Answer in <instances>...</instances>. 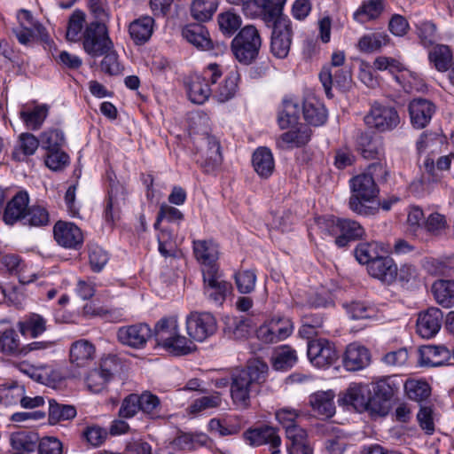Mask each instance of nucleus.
Instances as JSON below:
<instances>
[{"label":"nucleus","instance_id":"obj_38","mask_svg":"<svg viewBox=\"0 0 454 454\" xmlns=\"http://www.w3.org/2000/svg\"><path fill=\"white\" fill-rule=\"evenodd\" d=\"M208 442L209 437L206 434L182 433L174 439L173 445L177 450L192 451L207 446Z\"/></svg>","mask_w":454,"mask_h":454},{"label":"nucleus","instance_id":"obj_32","mask_svg":"<svg viewBox=\"0 0 454 454\" xmlns=\"http://www.w3.org/2000/svg\"><path fill=\"white\" fill-rule=\"evenodd\" d=\"M20 333L31 338H37L47 330V319L37 313H29L17 323Z\"/></svg>","mask_w":454,"mask_h":454},{"label":"nucleus","instance_id":"obj_27","mask_svg":"<svg viewBox=\"0 0 454 454\" xmlns=\"http://www.w3.org/2000/svg\"><path fill=\"white\" fill-rule=\"evenodd\" d=\"M419 364L423 366H442L449 363L450 354L443 346L427 345L419 349Z\"/></svg>","mask_w":454,"mask_h":454},{"label":"nucleus","instance_id":"obj_41","mask_svg":"<svg viewBox=\"0 0 454 454\" xmlns=\"http://www.w3.org/2000/svg\"><path fill=\"white\" fill-rule=\"evenodd\" d=\"M213 94V87L200 75L194 76L188 86V97L195 104H203Z\"/></svg>","mask_w":454,"mask_h":454},{"label":"nucleus","instance_id":"obj_3","mask_svg":"<svg viewBox=\"0 0 454 454\" xmlns=\"http://www.w3.org/2000/svg\"><path fill=\"white\" fill-rule=\"evenodd\" d=\"M154 337L158 345L175 355H185L193 349L191 340L179 333L177 317L173 316L160 319L154 327Z\"/></svg>","mask_w":454,"mask_h":454},{"label":"nucleus","instance_id":"obj_30","mask_svg":"<svg viewBox=\"0 0 454 454\" xmlns=\"http://www.w3.org/2000/svg\"><path fill=\"white\" fill-rule=\"evenodd\" d=\"M154 27V20L150 16H142L133 20L129 26L130 38L137 45L149 41Z\"/></svg>","mask_w":454,"mask_h":454},{"label":"nucleus","instance_id":"obj_47","mask_svg":"<svg viewBox=\"0 0 454 454\" xmlns=\"http://www.w3.org/2000/svg\"><path fill=\"white\" fill-rule=\"evenodd\" d=\"M388 40V35L385 33H372L363 35L357 43V47L363 52H373L386 45Z\"/></svg>","mask_w":454,"mask_h":454},{"label":"nucleus","instance_id":"obj_19","mask_svg":"<svg viewBox=\"0 0 454 454\" xmlns=\"http://www.w3.org/2000/svg\"><path fill=\"white\" fill-rule=\"evenodd\" d=\"M193 253L196 260L201 265V270L205 269L219 268L217 261L219 259L218 245L212 240H194Z\"/></svg>","mask_w":454,"mask_h":454},{"label":"nucleus","instance_id":"obj_37","mask_svg":"<svg viewBox=\"0 0 454 454\" xmlns=\"http://www.w3.org/2000/svg\"><path fill=\"white\" fill-rule=\"evenodd\" d=\"M254 171L262 178H268L274 171L275 163L271 152L266 147L255 150L252 159Z\"/></svg>","mask_w":454,"mask_h":454},{"label":"nucleus","instance_id":"obj_21","mask_svg":"<svg viewBox=\"0 0 454 454\" xmlns=\"http://www.w3.org/2000/svg\"><path fill=\"white\" fill-rule=\"evenodd\" d=\"M334 397L333 390L317 391L309 396V405L317 417L329 419L335 414Z\"/></svg>","mask_w":454,"mask_h":454},{"label":"nucleus","instance_id":"obj_59","mask_svg":"<svg viewBox=\"0 0 454 454\" xmlns=\"http://www.w3.org/2000/svg\"><path fill=\"white\" fill-rule=\"evenodd\" d=\"M45 28L43 25H34L29 27H15L12 29L13 34L16 35L19 43L23 45L30 44L35 35L43 36Z\"/></svg>","mask_w":454,"mask_h":454},{"label":"nucleus","instance_id":"obj_46","mask_svg":"<svg viewBox=\"0 0 454 454\" xmlns=\"http://www.w3.org/2000/svg\"><path fill=\"white\" fill-rule=\"evenodd\" d=\"M49 113L47 105L35 106L31 110H24L20 113L21 120L27 128L37 130L41 128Z\"/></svg>","mask_w":454,"mask_h":454},{"label":"nucleus","instance_id":"obj_9","mask_svg":"<svg viewBox=\"0 0 454 454\" xmlns=\"http://www.w3.org/2000/svg\"><path fill=\"white\" fill-rule=\"evenodd\" d=\"M203 292L205 296L217 305L223 304L227 294L231 289V285L222 279L219 268L202 270Z\"/></svg>","mask_w":454,"mask_h":454},{"label":"nucleus","instance_id":"obj_28","mask_svg":"<svg viewBox=\"0 0 454 454\" xmlns=\"http://www.w3.org/2000/svg\"><path fill=\"white\" fill-rule=\"evenodd\" d=\"M310 137L311 129L305 125H301L296 129L283 133L276 143L279 149L288 150L306 145L310 140Z\"/></svg>","mask_w":454,"mask_h":454},{"label":"nucleus","instance_id":"obj_29","mask_svg":"<svg viewBox=\"0 0 454 454\" xmlns=\"http://www.w3.org/2000/svg\"><path fill=\"white\" fill-rule=\"evenodd\" d=\"M0 353L15 357L24 354V346L16 329L8 327L0 330Z\"/></svg>","mask_w":454,"mask_h":454},{"label":"nucleus","instance_id":"obj_55","mask_svg":"<svg viewBox=\"0 0 454 454\" xmlns=\"http://www.w3.org/2000/svg\"><path fill=\"white\" fill-rule=\"evenodd\" d=\"M416 33L420 43L425 47L433 45L437 40L436 26L427 20L416 24Z\"/></svg>","mask_w":454,"mask_h":454},{"label":"nucleus","instance_id":"obj_34","mask_svg":"<svg viewBox=\"0 0 454 454\" xmlns=\"http://www.w3.org/2000/svg\"><path fill=\"white\" fill-rule=\"evenodd\" d=\"M302 114L305 121L313 126L323 125L327 119L325 106L315 98H307L303 101Z\"/></svg>","mask_w":454,"mask_h":454},{"label":"nucleus","instance_id":"obj_13","mask_svg":"<svg viewBox=\"0 0 454 454\" xmlns=\"http://www.w3.org/2000/svg\"><path fill=\"white\" fill-rule=\"evenodd\" d=\"M307 354L309 361L319 368L327 367L338 359L334 345L326 339L309 340Z\"/></svg>","mask_w":454,"mask_h":454},{"label":"nucleus","instance_id":"obj_45","mask_svg":"<svg viewBox=\"0 0 454 454\" xmlns=\"http://www.w3.org/2000/svg\"><path fill=\"white\" fill-rule=\"evenodd\" d=\"M218 0H193L191 4V14L198 21L211 20L216 12Z\"/></svg>","mask_w":454,"mask_h":454},{"label":"nucleus","instance_id":"obj_15","mask_svg":"<svg viewBox=\"0 0 454 454\" xmlns=\"http://www.w3.org/2000/svg\"><path fill=\"white\" fill-rule=\"evenodd\" d=\"M442 310L435 307L420 312L417 318V333L424 339L434 337L442 327Z\"/></svg>","mask_w":454,"mask_h":454},{"label":"nucleus","instance_id":"obj_5","mask_svg":"<svg viewBox=\"0 0 454 454\" xmlns=\"http://www.w3.org/2000/svg\"><path fill=\"white\" fill-rule=\"evenodd\" d=\"M84 51L93 58L102 56L106 51L114 48L106 24L103 21H90L82 33Z\"/></svg>","mask_w":454,"mask_h":454},{"label":"nucleus","instance_id":"obj_44","mask_svg":"<svg viewBox=\"0 0 454 454\" xmlns=\"http://www.w3.org/2000/svg\"><path fill=\"white\" fill-rule=\"evenodd\" d=\"M39 436L30 431H18L12 433L10 437L12 447L17 450L27 452L34 451L38 445Z\"/></svg>","mask_w":454,"mask_h":454},{"label":"nucleus","instance_id":"obj_6","mask_svg":"<svg viewBox=\"0 0 454 454\" xmlns=\"http://www.w3.org/2000/svg\"><path fill=\"white\" fill-rule=\"evenodd\" d=\"M321 227L332 235L337 236L335 238V244L339 247H345L352 240L362 238L364 234V230L362 225L354 220L350 219H325L319 222Z\"/></svg>","mask_w":454,"mask_h":454},{"label":"nucleus","instance_id":"obj_10","mask_svg":"<svg viewBox=\"0 0 454 454\" xmlns=\"http://www.w3.org/2000/svg\"><path fill=\"white\" fill-rule=\"evenodd\" d=\"M292 38L293 29L291 20L286 17L275 20L270 43L272 54L279 59L286 58L290 51Z\"/></svg>","mask_w":454,"mask_h":454},{"label":"nucleus","instance_id":"obj_54","mask_svg":"<svg viewBox=\"0 0 454 454\" xmlns=\"http://www.w3.org/2000/svg\"><path fill=\"white\" fill-rule=\"evenodd\" d=\"M23 394H25L24 386L17 382L3 385L0 388V399L6 405L20 403Z\"/></svg>","mask_w":454,"mask_h":454},{"label":"nucleus","instance_id":"obj_31","mask_svg":"<svg viewBox=\"0 0 454 454\" xmlns=\"http://www.w3.org/2000/svg\"><path fill=\"white\" fill-rule=\"evenodd\" d=\"M110 361L105 360L100 367L91 370L86 379V386L92 393H99L106 387L113 376L112 369L108 366Z\"/></svg>","mask_w":454,"mask_h":454},{"label":"nucleus","instance_id":"obj_8","mask_svg":"<svg viewBox=\"0 0 454 454\" xmlns=\"http://www.w3.org/2000/svg\"><path fill=\"white\" fill-rule=\"evenodd\" d=\"M200 164L206 173L216 169L223 161L219 141L212 136L204 135L196 141Z\"/></svg>","mask_w":454,"mask_h":454},{"label":"nucleus","instance_id":"obj_43","mask_svg":"<svg viewBox=\"0 0 454 454\" xmlns=\"http://www.w3.org/2000/svg\"><path fill=\"white\" fill-rule=\"evenodd\" d=\"M383 11V0H368L354 12V20L361 24L376 20Z\"/></svg>","mask_w":454,"mask_h":454},{"label":"nucleus","instance_id":"obj_42","mask_svg":"<svg viewBox=\"0 0 454 454\" xmlns=\"http://www.w3.org/2000/svg\"><path fill=\"white\" fill-rule=\"evenodd\" d=\"M428 59L437 71L445 72L450 66L453 55L449 46L437 44L429 51Z\"/></svg>","mask_w":454,"mask_h":454},{"label":"nucleus","instance_id":"obj_48","mask_svg":"<svg viewBox=\"0 0 454 454\" xmlns=\"http://www.w3.org/2000/svg\"><path fill=\"white\" fill-rule=\"evenodd\" d=\"M140 411L149 419H157L160 415V401L159 397L150 392L138 395Z\"/></svg>","mask_w":454,"mask_h":454},{"label":"nucleus","instance_id":"obj_57","mask_svg":"<svg viewBox=\"0 0 454 454\" xmlns=\"http://www.w3.org/2000/svg\"><path fill=\"white\" fill-rule=\"evenodd\" d=\"M239 15L232 12H225L218 15V24L223 33L229 35L234 34L241 26Z\"/></svg>","mask_w":454,"mask_h":454},{"label":"nucleus","instance_id":"obj_1","mask_svg":"<svg viewBox=\"0 0 454 454\" xmlns=\"http://www.w3.org/2000/svg\"><path fill=\"white\" fill-rule=\"evenodd\" d=\"M269 371L268 364L260 359H254L247 369L241 370L232 377L231 385V399L236 406L246 409L250 405V394Z\"/></svg>","mask_w":454,"mask_h":454},{"label":"nucleus","instance_id":"obj_12","mask_svg":"<svg viewBox=\"0 0 454 454\" xmlns=\"http://www.w3.org/2000/svg\"><path fill=\"white\" fill-rule=\"evenodd\" d=\"M365 123L380 131L392 130L400 122L396 110L390 106L376 104L364 117Z\"/></svg>","mask_w":454,"mask_h":454},{"label":"nucleus","instance_id":"obj_20","mask_svg":"<svg viewBox=\"0 0 454 454\" xmlns=\"http://www.w3.org/2000/svg\"><path fill=\"white\" fill-rule=\"evenodd\" d=\"M370 392H372L370 385L354 382L351 383L342 394L340 401L345 404L353 406L357 411L361 412L366 410Z\"/></svg>","mask_w":454,"mask_h":454},{"label":"nucleus","instance_id":"obj_39","mask_svg":"<svg viewBox=\"0 0 454 454\" xmlns=\"http://www.w3.org/2000/svg\"><path fill=\"white\" fill-rule=\"evenodd\" d=\"M299 103L293 99H284L278 114V123L281 129L295 125L299 119Z\"/></svg>","mask_w":454,"mask_h":454},{"label":"nucleus","instance_id":"obj_56","mask_svg":"<svg viewBox=\"0 0 454 454\" xmlns=\"http://www.w3.org/2000/svg\"><path fill=\"white\" fill-rule=\"evenodd\" d=\"M346 310L352 319H372L377 317V310L361 301H353L346 305Z\"/></svg>","mask_w":454,"mask_h":454},{"label":"nucleus","instance_id":"obj_49","mask_svg":"<svg viewBox=\"0 0 454 454\" xmlns=\"http://www.w3.org/2000/svg\"><path fill=\"white\" fill-rule=\"evenodd\" d=\"M75 416L76 410L73 405L59 404L55 400H49V421L51 424L69 420Z\"/></svg>","mask_w":454,"mask_h":454},{"label":"nucleus","instance_id":"obj_64","mask_svg":"<svg viewBox=\"0 0 454 454\" xmlns=\"http://www.w3.org/2000/svg\"><path fill=\"white\" fill-rule=\"evenodd\" d=\"M39 454H62L63 444L56 437L48 436L43 437L38 442Z\"/></svg>","mask_w":454,"mask_h":454},{"label":"nucleus","instance_id":"obj_62","mask_svg":"<svg viewBox=\"0 0 454 454\" xmlns=\"http://www.w3.org/2000/svg\"><path fill=\"white\" fill-rule=\"evenodd\" d=\"M101 61V69L104 73L110 75H117L121 72V66L118 60V55L113 49L106 51Z\"/></svg>","mask_w":454,"mask_h":454},{"label":"nucleus","instance_id":"obj_11","mask_svg":"<svg viewBox=\"0 0 454 454\" xmlns=\"http://www.w3.org/2000/svg\"><path fill=\"white\" fill-rule=\"evenodd\" d=\"M186 330L196 341H203L216 331V320L208 312H191L186 317Z\"/></svg>","mask_w":454,"mask_h":454},{"label":"nucleus","instance_id":"obj_63","mask_svg":"<svg viewBox=\"0 0 454 454\" xmlns=\"http://www.w3.org/2000/svg\"><path fill=\"white\" fill-rule=\"evenodd\" d=\"M25 219L33 226H44L50 222L48 211L41 206L29 207Z\"/></svg>","mask_w":454,"mask_h":454},{"label":"nucleus","instance_id":"obj_16","mask_svg":"<svg viewBox=\"0 0 454 454\" xmlns=\"http://www.w3.org/2000/svg\"><path fill=\"white\" fill-rule=\"evenodd\" d=\"M54 238L66 248L78 249L83 243V234L74 223L59 221L53 228Z\"/></svg>","mask_w":454,"mask_h":454},{"label":"nucleus","instance_id":"obj_35","mask_svg":"<svg viewBox=\"0 0 454 454\" xmlns=\"http://www.w3.org/2000/svg\"><path fill=\"white\" fill-rule=\"evenodd\" d=\"M431 293L436 303L443 308L454 305V280L437 279L431 286Z\"/></svg>","mask_w":454,"mask_h":454},{"label":"nucleus","instance_id":"obj_50","mask_svg":"<svg viewBox=\"0 0 454 454\" xmlns=\"http://www.w3.org/2000/svg\"><path fill=\"white\" fill-rule=\"evenodd\" d=\"M122 187L118 184H112L108 192V203L105 209V219L110 224H113L118 217L119 200L123 199Z\"/></svg>","mask_w":454,"mask_h":454},{"label":"nucleus","instance_id":"obj_58","mask_svg":"<svg viewBox=\"0 0 454 454\" xmlns=\"http://www.w3.org/2000/svg\"><path fill=\"white\" fill-rule=\"evenodd\" d=\"M64 142V134L59 129H51L41 134L42 146L47 151L59 150Z\"/></svg>","mask_w":454,"mask_h":454},{"label":"nucleus","instance_id":"obj_36","mask_svg":"<svg viewBox=\"0 0 454 454\" xmlns=\"http://www.w3.org/2000/svg\"><path fill=\"white\" fill-rule=\"evenodd\" d=\"M358 150L365 159H379L384 156V145L378 137L362 134L357 141Z\"/></svg>","mask_w":454,"mask_h":454},{"label":"nucleus","instance_id":"obj_60","mask_svg":"<svg viewBox=\"0 0 454 454\" xmlns=\"http://www.w3.org/2000/svg\"><path fill=\"white\" fill-rule=\"evenodd\" d=\"M106 428L98 425L88 426L82 432V436L86 442L93 447L101 446L107 438Z\"/></svg>","mask_w":454,"mask_h":454},{"label":"nucleus","instance_id":"obj_22","mask_svg":"<svg viewBox=\"0 0 454 454\" xmlns=\"http://www.w3.org/2000/svg\"><path fill=\"white\" fill-rule=\"evenodd\" d=\"M29 197L27 192H19L7 203L3 215L6 224L12 225L16 222L25 219L28 210Z\"/></svg>","mask_w":454,"mask_h":454},{"label":"nucleus","instance_id":"obj_33","mask_svg":"<svg viewBox=\"0 0 454 454\" xmlns=\"http://www.w3.org/2000/svg\"><path fill=\"white\" fill-rule=\"evenodd\" d=\"M271 365L276 371H288L298 361L296 350L288 345L276 348L271 355Z\"/></svg>","mask_w":454,"mask_h":454},{"label":"nucleus","instance_id":"obj_53","mask_svg":"<svg viewBox=\"0 0 454 454\" xmlns=\"http://www.w3.org/2000/svg\"><path fill=\"white\" fill-rule=\"evenodd\" d=\"M85 22V13L80 10L74 11L68 20L66 38L70 42H77L82 38V30Z\"/></svg>","mask_w":454,"mask_h":454},{"label":"nucleus","instance_id":"obj_25","mask_svg":"<svg viewBox=\"0 0 454 454\" xmlns=\"http://www.w3.org/2000/svg\"><path fill=\"white\" fill-rule=\"evenodd\" d=\"M182 36L194 47L201 51L213 48L209 33L205 26L199 23L188 24L182 29Z\"/></svg>","mask_w":454,"mask_h":454},{"label":"nucleus","instance_id":"obj_23","mask_svg":"<svg viewBox=\"0 0 454 454\" xmlns=\"http://www.w3.org/2000/svg\"><path fill=\"white\" fill-rule=\"evenodd\" d=\"M96 348L88 340L81 339L73 342L69 348V361L76 367H85L95 358Z\"/></svg>","mask_w":454,"mask_h":454},{"label":"nucleus","instance_id":"obj_52","mask_svg":"<svg viewBox=\"0 0 454 454\" xmlns=\"http://www.w3.org/2000/svg\"><path fill=\"white\" fill-rule=\"evenodd\" d=\"M408 397L416 402L426 400L431 394V387L427 382L418 380H408L404 384Z\"/></svg>","mask_w":454,"mask_h":454},{"label":"nucleus","instance_id":"obj_18","mask_svg":"<svg viewBox=\"0 0 454 454\" xmlns=\"http://www.w3.org/2000/svg\"><path fill=\"white\" fill-rule=\"evenodd\" d=\"M319 79L325 90L328 98L333 97L332 87L336 85L340 88H346L351 81V73L348 67H339L333 69V67H323Z\"/></svg>","mask_w":454,"mask_h":454},{"label":"nucleus","instance_id":"obj_7","mask_svg":"<svg viewBox=\"0 0 454 454\" xmlns=\"http://www.w3.org/2000/svg\"><path fill=\"white\" fill-rule=\"evenodd\" d=\"M294 330V325L290 318L274 316L256 331L257 338L266 343H276L289 337Z\"/></svg>","mask_w":454,"mask_h":454},{"label":"nucleus","instance_id":"obj_26","mask_svg":"<svg viewBox=\"0 0 454 454\" xmlns=\"http://www.w3.org/2000/svg\"><path fill=\"white\" fill-rule=\"evenodd\" d=\"M369 350L357 343L349 344L345 352L343 364L348 371H358L370 364Z\"/></svg>","mask_w":454,"mask_h":454},{"label":"nucleus","instance_id":"obj_24","mask_svg":"<svg viewBox=\"0 0 454 454\" xmlns=\"http://www.w3.org/2000/svg\"><path fill=\"white\" fill-rule=\"evenodd\" d=\"M369 274L384 283L394 282L397 276V266L390 257L380 255L367 267Z\"/></svg>","mask_w":454,"mask_h":454},{"label":"nucleus","instance_id":"obj_61","mask_svg":"<svg viewBox=\"0 0 454 454\" xmlns=\"http://www.w3.org/2000/svg\"><path fill=\"white\" fill-rule=\"evenodd\" d=\"M235 282L239 293L249 294L255 286V272L250 270L239 271L235 274Z\"/></svg>","mask_w":454,"mask_h":454},{"label":"nucleus","instance_id":"obj_51","mask_svg":"<svg viewBox=\"0 0 454 454\" xmlns=\"http://www.w3.org/2000/svg\"><path fill=\"white\" fill-rule=\"evenodd\" d=\"M380 247L376 242L360 243L355 249L356 259L361 264H367L376 260L380 255Z\"/></svg>","mask_w":454,"mask_h":454},{"label":"nucleus","instance_id":"obj_2","mask_svg":"<svg viewBox=\"0 0 454 454\" xmlns=\"http://www.w3.org/2000/svg\"><path fill=\"white\" fill-rule=\"evenodd\" d=\"M349 185V208L357 215H374L378 207L373 204L380 191L373 177L369 174L361 173L350 179Z\"/></svg>","mask_w":454,"mask_h":454},{"label":"nucleus","instance_id":"obj_17","mask_svg":"<svg viewBox=\"0 0 454 454\" xmlns=\"http://www.w3.org/2000/svg\"><path fill=\"white\" fill-rule=\"evenodd\" d=\"M408 109L411 125L419 129L430 122L436 107L432 101L418 98L410 102Z\"/></svg>","mask_w":454,"mask_h":454},{"label":"nucleus","instance_id":"obj_40","mask_svg":"<svg viewBox=\"0 0 454 454\" xmlns=\"http://www.w3.org/2000/svg\"><path fill=\"white\" fill-rule=\"evenodd\" d=\"M239 79L240 75L237 70L231 71L223 82L213 87V94L218 101L225 102L235 96Z\"/></svg>","mask_w":454,"mask_h":454},{"label":"nucleus","instance_id":"obj_4","mask_svg":"<svg viewBox=\"0 0 454 454\" xmlns=\"http://www.w3.org/2000/svg\"><path fill=\"white\" fill-rule=\"evenodd\" d=\"M262 46V38L255 27L245 26L231 42V51L236 59L244 65L255 60Z\"/></svg>","mask_w":454,"mask_h":454},{"label":"nucleus","instance_id":"obj_14","mask_svg":"<svg viewBox=\"0 0 454 454\" xmlns=\"http://www.w3.org/2000/svg\"><path fill=\"white\" fill-rule=\"evenodd\" d=\"M152 336V329L146 324L122 326L117 332L118 340L121 344L133 348H144Z\"/></svg>","mask_w":454,"mask_h":454}]
</instances>
